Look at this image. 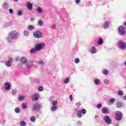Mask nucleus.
Instances as JSON below:
<instances>
[{"label": "nucleus", "mask_w": 126, "mask_h": 126, "mask_svg": "<svg viewBox=\"0 0 126 126\" xmlns=\"http://www.w3.org/2000/svg\"><path fill=\"white\" fill-rule=\"evenodd\" d=\"M18 37V32L16 31H13L9 33V35L7 37V41L8 43H12L13 40L17 39Z\"/></svg>", "instance_id": "obj_1"}, {"label": "nucleus", "mask_w": 126, "mask_h": 126, "mask_svg": "<svg viewBox=\"0 0 126 126\" xmlns=\"http://www.w3.org/2000/svg\"><path fill=\"white\" fill-rule=\"evenodd\" d=\"M41 108H42V104L36 102L32 104V110L33 111V112H37V113H39L40 110H41Z\"/></svg>", "instance_id": "obj_2"}, {"label": "nucleus", "mask_w": 126, "mask_h": 126, "mask_svg": "<svg viewBox=\"0 0 126 126\" xmlns=\"http://www.w3.org/2000/svg\"><path fill=\"white\" fill-rule=\"evenodd\" d=\"M122 119H123V113L121 111H117L115 113V120L122 121Z\"/></svg>", "instance_id": "obj_3"}, {"label": "nucleus", "mask_w": 126, "mask_h": 126, "mask_svg": "<svg viewBox=\"0 0 126 126\" xmlns=\"http://www.w3.org/2000/svg\"><path fill=\"white\" fill-rule=\"evenodd\" d=\"M35 49H36L37 51H40L41 50H43L45 48V43H37L34 47Z\"/></svg>", "instance_id": "obj_4"}, {"label": "nucleus", "mask_w": 126, "mask_h": 126, "mask_svg": "<svg viewBox=\"0 0 126 126\" xmlns=\"http://www.w3.org/2000/svg\"><path fill=\"white\" fill-rule=\"evenodd\" d=\"M118 46L120 49H122L123 50H126V43L124 42V41H119L118 43Z\"/></svg>", "instance_id": "obj_5"}, {"label": "nucleus", "mask_w": 126, "mask_h": 126, "mask_svg": "<svg viewBox=\"0 0 126 126\" xmlns=\"http://www.w3.org/2000/svg\"><path fill=\"white\" fill-rule=\"evenodd\" d=\"M57 105H58V101H57V100L52 101V106L51 107L52 112H55L57 111L58 109Z\"/></svg>", "instance_id": "obj_6"}, {"label": "nucleus", "mask_w": 126, "mask_h": 126, "mask_svg": "<svg viewBox=\"0 0 126 126\" xmlns=\"http://www.w3.org/2000/svg\"><path fill=\"white\" fill-rule=\"evenodd\" d=\"M43 34L42 32L39 31H35L33 32V36L35 38H42Z\"/></svg>", "instance_id": "obj_7"}, {"label": "nucleus", "mask_w": 126, "mask_h": 126, "mask_svg": "<svg viewBox=\"0 0 126 126\" xmlns=\"http://www.w3.org/2000/svg\"><path fill=\"white\" fill-rule=\"evenodd\" d=\"M104 120L105 123L107 125H111V124H112V120H111V118H110V117L105 116L104 117Z\"/></svg>", "instance_id": "obj_8"}, {"label": "nucleus", "mask_w": 126, "mask_h": 126, "mask_svg": "<svg viewBox=\"0 0 126 126\" xmlns=\"http://www.w3.org/2000/svg\"><path fill=\"white\" fill-rule=\"evenodd\" d=\"M118 30L120 34L121 35H125V34H126V29H125V27L120 26L119 27Z\"/></svg>", "instance_id": "obj_9"}, {"label": "nucleus", "mask_w": 126, "mask_h": 126, "mask_svg": "<svg viewBox=\"0 0 126 126\" xmlns=\"http://www.w3.org/2000/svg\"><path fill=\"white\" fill-rule=\"evenodd\" d=\"M116 108L118 109H121V108H123L124 107V103L121 101H118L116 104Z\"/></svg>", "instance_id": "obj_10"}, {"label": "nucleus", "mask_w": 126, "mask_h": 126, "mask_svg": "<svg viewBox=\"0 0 126 126\" xmlns=\"http://www.w3.org/2000/svg\"><path fill=\"white\" fill-rule=\"evenodd\" d=\"M32 65H34V61H33V60H30L29 62V63L26 64V67L29 69L30 68V66H32Z\"/></svg>", "instance_id": "obj_11"}, {"label": "nucleus", "mask_w": 126, "mask_h": 126, "mask_svg": "<svg viewBox=\"0 0 126 126\" xmlns=\"http://www.w3.org/2000/svg\"><path fill=\"white\" fill-rule=\"evenodd\" d=\"M27 6L30 10H32V9H33V5L32 4V3H30V2L27 3Z\"/></svg>", "instance_id": "obj_12"}, {"label": "nucleus", "mask_w": 126, "mask_h": 126, "mask_svg": "<svg viewBox=\"0 0 126 126\" xmlns=\"http://www.w3.org/2000/svg\"><path fill=\"white\" fill-rule=\"evenodd\" d=\"M8 3L6 2H4L2 5V7L3 9H7V8H8Z\"/></svg>", "instance_id": "obj_13"}, {"label": "nucleus", "mask_w": 126, "mask_h": 126, "mask_svg": "<svg viewBox=\"0 0 126 126\" xmlns=\"http://www.w3.org/2000/svg\"><path fill=\"white\" fill-rule=\"evenodd\" d=\"M115 102H116V99L111 98L108 101L107 104L108 105H113Z\"/></svg>", "instance_id": "obj_14"}, {"label": "nucleus", "mask_w": 126, "mask_h": 126, "mask_svg": "<svg viewBox=\"0 0 126 126\" xmlns=\"http://www.w3.org/2000/svg\"><path fill=\"white\" fill-rule=\"evenodd\" d=\"M109 109H108L107 107H104L102 110V113L105 114V115L109 114Z\"/></svg>", "instance_id": "obj_15"}, {"label": "nucleus", "mask_w": 126, "mask_h": 126, "mask_svg": "<svg viewBox=\"0 0 126 126\" xmlns=\"http://www.w3.org/2000/svg\"><path fill=\"white\" fill-rule=\"evenodd\" d=\"M4 88L5 90H7V91L10 90V84L8 83L5 84Z\"/></svg>", "instance_id": "obj_16"}, {"label": "nucleus", "mask_w": 126, "mask_h": 126, "mask_svg": "<svg viewBox=\"0 0 126 126\" xmlns=\"http://www.w3.org/2000/svg\"><path fill=\"white\" fill-rule=\"evenodd\" d=\"M39 99V94H36L32 96V100L37 101Z\"/></svg>", "instance_id": "obj_17"}, {"label": "nucleus", "mask_w": 126, "mask_h": 126, "mask_svg": "<svg viewBox=\"0 0 126 126\" xmlns=\"http://www.w3.org/2000/svg\"><path fill=\"white\" fill-rule=\"evenodd\" d=\"M20 61L22 63H27V59L25 57H22Z\"/></svg>", "instance_id": "obj_18"}, {"label": "nucleus", "mask_w": 126, "mask_h": 126, "mask_svg": "<svg viewBox=\"0 0 126 126\" xmlns=\"http://www.w3.org/2000/svg\"><path fill=\"white\" fill-rule=\"evenodd\" d=\"M109 26H110V23L109 22H106L103 25L104 29H108Z\"/></svg>", "instance_id": "obj_19"}, {"label": "nucleus", "mask_w": 126, "mask_h": 126, "mask_svg": "<svg viewBox=\"0 0 126 126\" xmlns=\"http://www.w3.org/2000/svg\"><path fill=\"white\" fill-rule=\"evenodd\" d=\"M36 11H37V13H43V9L42 7H38V8L36 9Z\"/></svg>", "instance_id": "obj_20"}, {"label": "nucleus", "mask_w": 126, "mask_h": 126, "mask_svg": "<svg viewBox=\"0 0 126 126\" xmlns=\"http://www.w3.org/2000/svg\"><path fill=\"white\" fill-rule=\"evenodd\" d=\"M94 84H95V85H99V84H100V80L95 79L94 80Z\"/></svg>", "instance_id": "obj_21"}, {"label": "nucleus", "mask_w": 126, "mask_h": 126, "mask_svg": "<svg viewBox=\"0 0 126 126\" xmlns=\"http://www.w3.org/2000/svg\"><path fill=\"white\" fill-rule=\"evenodd\" d=\"M96 52V48H95L94 47H93L91 50V54H95Z\"/></svg>", "instance_id": "obj_22"}, {"label": "nucleus", "mask_w": 126, "mask_h": 126, "mask_svg": "<svg viewBox=\"0 0 126 126\" xmlns=\"http://www.w3.org/2000/svg\"><path fill=\"white\" fill-rule=\"evenodd\" d=\"M77 117L78 118H81L82 117V113L81 111L79 110L77 112Z\"/></svg>", "instance_id": "obj_23"}, {"label": "nucleus", "mask_w": 126, "mask_h": 126, "mask_svg": "<svg viewBox=\"0 0 126 126\" xmlns=\"http://www.w3.org/2000/svg\"><path fill=\"white\" fill-rule=\"evenodd\" d=\"M23 34L24 36H26V37H27L28 36H29V31H25L23 32Z\"/></svg>", "instance_id": "obj_24"}, {"label": "nucleus", "mask_w": 126, "mask_h": 126, "mask_svg": "<svg viewBox=\"0 0 126 126\" xmlns=\"http://www.w3.org/2000/svg\"><path fill=\"white\" fill-rule=\"evenodd\" d=\"M97 44L98 45H102L103 44V39L102 38H99Z\"/></svg>", "instance_id": "obj_25"}, {"label": "nucleus", "mask_w": 126, "mask_h": 126, "mask_svg": "<svg viewBox=\"0 0 126 126\" xmlns=\"http://www.w3.org/2000/svg\"><path fill=\"white\" fill-rule=\"evenodd\" d=\"M117 94L119 96H123L124 95V92L123 91L120 90L117 92Z\"/></svg>", "instance_id": "obj_26"}, {"label": "nucleus", "mask_w": 126, "mask_h": 126, "mask_svg": "<svg viewBox=\"0 0 126 126\" xmlns=\"http://www.w3.org/2000/svg\"><path fill=\"white\" fill-rule=\"evenodd\" d=\"M15 112L17 114H19V113H20V109H19V108L17 107L15 109Z\"/></svg>", "instance_id": "obj_27"}, {"label": "nucleus", "mask_w": 126, "mask_h": 126, "mask_svg": "<svg viewBox=\"0 0 126 126\" xmlns=\"http://www.w3.org/2000/svg\"><path fill=\"white\" fill-rule=\"evenodd\" d=\"M22 108L24 109H27V104H26V103H22Z\"/></svg>", "instance_id": "obj_28"}, {"label": "nucleus", "mask_w": 126, "mask_h": 126, "mask_svg": "<svg viewBox=\"0 0 126 126\" xmlns=\"http://www.w3.org/2000/svg\"><path fill=\"white\" fill-rule=\"evenodd\" d=\"M43 24H44V22H43V21H42V20H39V21H38V25H39V26H43Z\"/></svg>", "instance_id": "obj_29"}, {"label": "nucleus", "mask_w": 126, "mask_h": 126, "mask_svg": "<svg viewBox=\"0 0 126 126\" xmlns=\"http://www.w3.org/2000/svg\"><path fill=\"white\" fill-rule=\"evenodd\" d=\"M68 82H69V79H68V78H67L64 79V84H67V83H68Z\"/></svg>", "instance_id": "obj_30"}, {"label": "nucleus", "mask_w": 126, "mask_h": 126, "mask_svg": "<svg viewBox=\"0 0 126 126\" xmlns=\"http://www.w3.org/2000/svg\"><path fill=\"white\" fill-rule=\"evenodd\" d=\"M30 120L31 122H36V118L34 116H32Z\"/></svg>", "instance_id": "obj_31"}, {"label": "nucleus", "mask_w": 126, "mask_h": 126, "mask_svg": "<svg viewBox=\"0 0 126 126\" xmlns=\"http://www.w3.org/2000/svg\"><path fill=\"white\" fill-rule=\"evenodd\" d=\"M38 51V50H36V48H32L31 50V53H36V52Z\"/></svg>", "instance_id": "obj_32"}, {"label": "nucleus", "mask_w": 126, "mask_h": 126, "mask_svg": "<svg viewBox=\"0 0 126 126\" xmlns=\"http://www.w3.org/2000/svg\"><path fill=\"white\" fill-rule=\"evenodd\" d=\"M21 126H26V122L25 121H21L20 123Z\"/></svg>", "instance_id": "obj_33"}, {"label": "nucleus", "mask_w": 126, "mask_h": 126, "mask_svg": "<svg viewBox=\"0 0 126 126\" xmlns=\"http://www.w3.org/2000/svg\"><path fill=\"white\" fill-rule=\"evenodd\" d=\"M5 64L6 66L9 67L11 65V63L9 61H8L5 63Z\"/></svg>", "instance_id": "obj_34"}, {"label": "nucleus", "mask_w": 126, "mask_h": 126, "mask_svg": "<svg viewBox=\"0 0 126 126\" xmlns=\"http://www.w3.org/2000/svg\"><path fill=\"white\" fill-rule=\"evenodd\" d=\"M16 93H17V91L16 90H13L12 91V95H15V94H16Z\"/></svg>", "instance_id": "obj_35"}, {"label": "nucleus", "mask_w": 126, "mask_h": 126, "mask_svg": "<svg viewBox=\"0 0 126 126\" xmlns=\"http://www.w3.org/2000/svg\"><path fill=\"white\" fill-rule=\"evenodd\" d=\"M34 83H40V80L39 79H34Z\"/></svg>", "instance_id": "obj_36"}, {"label": "nucleus", "mask_w": 126, "mask_h": 126, "mask_svg": "<svg viewBox=\"0 0 126 126\" xmlns=\"http://www.w3.org/2000/svg\"><path fill=\"white\" fill-rule=\"evenodd\" d=\"M43 90H44V88L43 86H40L38 88V91L41 92L43 91Z\"/></svg>", "instance_id": "obj_37"}, {"label": "nucleus", "mask_w": 126, "mask_h": 126, "mask_svg": "<svg viewBox=\"0 0 126 126\" xmlns=\"http://www.w3.org/2000/svg\"><path fill=\"white\" fill-rule=\"evenodd\" d=\"M28 30H33L34 29V27L33 26H29L28 27Z\"/></svg>", "instance_id": "obj_38"}, {"label": "nucleus", "mask_w": 126, "mask_h": 126, "mask_svg": "<svg viewBox=\"0 0 126 126\" xmlns=\"http://www.w3.org/2000/svg\"><path fill=\"white\" fill-rule=\"evenodd\" d=\"M24 100V97L22 96H20L19 97V101H23Z\"/></svg>", "instance_id": "obj_39"}, {"label": "nucleus", "mask_w": 126, "mask_h": 126, "mask_svg": "<svg viewBox=\"0 0 126 126\" xmlns=\"http://www.w3.org/2000/svg\"><path fill=\"white\" fill-rule=\"evenodd\" d=\"M22 11H20V10H19L18 11V15L19 16H21V15H22Z\"/></svg>", "instance_id": "obj_40"}, {"label": "nucleus", "mask_w": 126, "mask_h": 126, "mask_svg": "<svg viewBox=\"0 0 126 126\" xmlns=\"http://www.w3.org/2000/svg\"><path fill=\"white\" fill-rule=\"evenodd\" d=\"M101 107H102V104L101 103H98L96 106V107L97 108V109H101Z\"/></svg>", "instance_id": "obj_41"}, {"label": "nucleus", "mask_w": 126, "mask_h": 126, "mask_svg": "<svg viewBox=\"0 0 126 126\" xmlns=\"http://www.w3.org/2000/svg\"><path fill=\"white\" fill-rule=\"evenodd\" d=\"M102 73L105 75L108 74V71L107 70H103L102 71Z\"/></svg>", "instance_id": "obj_42"}, {"label": "nucleus", "mask_w": 126, "mask_h": 126, "mask_svg": "<svg viewBox=\"0 0 126 126\" xmlns=\"http://www.w3.org/2000/svg\"><path fill=\"white\" fill-rule=\"evenodd\" d=\"M81 113H82V114H83L84 115H85V114H86V110H85V109H82V111H81Z\"/></svg>", "instance_id": "obj_43"}, {"label": "nucleus", "mask_w": 126, "mask_h": 126, "mask_svg": "<svg viewBox=\"0 0 126 126\" xmlns=\"http://www.w3.org/2000/svg\"><path fill=\"white\" fill-rule=\"evenodd\" d=\"M109 80L108 79H105L104 80V83H105V84H109Z\"/></svg>", "instance_id": "obj_44"}, {"label": "nucleus", "mask_w": 126, "mask_h": 126, "mask_svg": "<svg viewBox=\"0 0 126 126\" xmlns=\"http://www.w3.org/2000/svg\"><path fill=\"white\" fill-rule=\"evenodd\" d=\"M74 62L75 63H79V59L78 58L75 59Z\"/></svg>", "instance_id": "obj_45"}, {"label": "nucleus", "mask_w": 126, "mask_h": 126, "mask_svg": "<svg viewBox=\"0 0 126 126\" xmlns=\"http://www.w3.org/2000/svg\"><path fill=\"white\" fill-rule=\"evenodd\" d=\"M51 28H52V29H53V30H54L56 29V28H57V26H56L55 24H53L52 25Z\"/></svg>", "instance_id": "obj_46"}, {"label": "nucleus", "mask_w": 126, "mask_h": 126, "mask_svg": "<svg viewBox=\"0 0 126 126\" xmlns=\"http://www.w3.org/2000/svg\"><path fill=\"white\" fill-rule=\"evenodd\" d=\"M38 64L41 65V64H44V62L43 61H40L38 62Z\"/></svg>", "instance_id": "obj_47"}, {"label": "nucleus", "mask_w": 126, "mask_h": 126, "mask_svg": "<svg viewBox=\"0 0 126 126\" xmlns=\"http://www.w3.org/2000/svg\"><path fill=\"white\" fill-rule=\"evenodd\" d=\"M23 66V65H22V63H20L18 65V68H22V67Z\"/></svg>", "instance_id": "obj_48"}, {"label": "nucleus", "mask_w": 126, "mask_h": 126, "mask_svg": "<svg viewBox=\"0 0 126 126\" xmlns=\"http://www.w3.org/2000/svg\"><path fill=\"white\" fill-rule=\"evenodd\" d=\"M75 2L77 4H78V3H79V2H80V0H75Z\"/></svg>", "instance_id": "obj_49"}, {"label": "nucleus", "mask_w": 126, "mask_h": 126, "mask_svg": "<svg viewBox=\"0 0 126 126\" xmlns=\"http://www.w3.org/2000/svg\"><path fill=\"white\" fill-rule=\"evenodd\" d=\"M9 12H10V13H13V10L12 9H9Z\"/></svg>", "instance_id": "obj_50"}, {"label": "nucleus", "mask_w": 126, "mask_h": 126, "mask_svg": "<svg viewBox=\"0 0 126 126\" xmlns=\"http://www.w3.org/2000/svg\"><path fill=\"white\" fill-rule=\"evenodd\" d=\"M81 105V103H80V102H77L76 103V106H80Z\"/></svg>", "instance_id": "obj_51"}, {"label": "nucleus", "mask_w": 126, "mask_h": 126, "mask_svg": "<svg viewBox=\"0 0 126 126\" xmlns=\"http://www.w3.org/2000/svg\"><path fill=\"white\" fill-rule=\"evenodd\" d=\"M73 99V97H72V95H70V100L71 101H72V99Z\"/></svg>", "instance_id": "obj_52"}, {"label": "nucleus", "mask_w": 126, "mask_h": 126, "mask_svg": "<svg viewBox=\"0 0 126 126\" xmlns=\"http://www.w3.org/2000/svg\"><path fill=\"white\" fill-rule=\"evenodd\" d=\"M8 61H9V62H12V58H9L8 59Z\"/></svg>", "instance_id": "obj_53"}, {"label": "nucleus", "mask_w": 126, "mask_h": 126, "mask_svg": "<svg viewBox=\"0 0 126 126\" xmlns=\"http://www.w3.org/2000/svg\"><path fill=\"white\" fill-rule=\"evenodd\" d=\"M77 124L78 125H81V122H80V121L77 122Z\"/></svg>", "instance_id": "obj_54"}, {"label": "nucleus", "mask_w": 126, "mask_h": 126, "mask_svg": "<svg viewBox=\"0 0 126 126\" xmlns=\"http://www.w3.org/2000/svg\"><path fill=\"white\" fill-rule=\"evenodd\" d=\"M124 99L126 100V95H125L124 97Z\"/></svg>", "instance_id": "obj_55"}, {"label": "nucleus", "mask_w": 126, "mask_h": 126, "mask_svg": "<svg viewBox=\"0 0 126 126\" xmlns=\"http://www.w3.org/2000/svg\"><path fill=\"white\" fill-rule=\"evenodd\" d=\"M31 21H33V20H34V19L33 18H31Z\"/></svg>", "instance_id": "obj_56"}, {"label": "nucleus", "mask_w": 126, "mask_h": 126, "mask_svg": "<svg viewBox=\"0 0 126 126\" xmlns=\"http://www.w3.org/2000/svg\"><path fill=\"white\" fill-rule=\"evenodd\" d=\"M14 1L17 2L18 1V0H13Z\"/></svg>", "instance_id": "obj_57"}, {"label": "nucleus", "mask_w": 126, "mask_h": 126, "mask_svg": "<svg viewBox=\"0 0 126 126\" xmlns=\"http://www.w3.org/2000/svg\"><path fill=\"white\" fill-rule=\"evenodd\" d=\"M96 118H97V116L95 115V116H94V118H95V119H96Z\"/></svg>", "instance_id": "obj_58"}, {"label": "nucleus", "mask_w": 126, "mask_h": 126, "mask_svg": "<svg viewBox=\"0 0 126 126\" xmlns=\"http://www.w3.org/2000/svg\"><path fill=\"white\" fill-rule=\"evenodd\" d=\"M125 65L126 66V62L125 63Z\"/></svg>", "instance_id": "obj_59"}, {"label": "nucleus", "mask_w": 126, "mask_h": 126, "mask_svg": "<svg viewBox=\"0 0 126 126\" xmlns=\"http://www.w3.org/2000/svg\"><path fill=\"white\" fill-rule=\"evenodd\" d=\"M51 100H53V97H51Z\"/></svg>", "instance_id": "obj_60"}]
</instances>
